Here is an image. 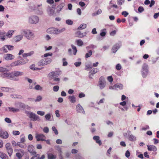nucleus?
<instances>
[{"instance_id":"obj_34","label":"nucleus","mask_w":159,"mask_h":159,"mask_svg":"<svg viewBox=\"0 0 159 159\" xmlns=\"http://www.w3.org/2000/svg\"><path fill=\"white\" fill-rule=\"evenodd\" d=\"M76 42L77 45L79 46H81L83 45V42L80 39L77 40Z\"/></svg>"},{"instance_id":"obj_15","label":"nucleus","mask_w":159,"mask_h":159,"mask_svg":"<svg viewBox=\"0 0 159 159\" xmlns=\"http://www.w3.org/2000/svg\"><path fill=\"white\" fill-rule=\"evenodd\" d=\"M34 148L32 145H29L28 148V151L31 154L33 155H36V152L34 151Z\"/></svg>"},{"instance_id":"obj_25","label":"nucleus","mask_w":159,"mask_h":159,"mask_svg":"<svg viewBox=\"0 0 159 159\" xmlns=\"http://www.w3.org/2000/svg\"><path fill=\"white\" fill-rule=\"evenodd\" d=\"M4 58L7 60H11L14 58V56L10 54H7L6 55Z\"/></svg>"},{"instance_id":"obj_50","label":"nucleus","mask_w":159,"mask_h":159,"mask_svg":"<svg viewBox=\"0 0 159 159\" xmlns=\"http://www.w3.org/2000/svg\"><path fill=\"white\" fill-rule=\"evenodd\" d=\"M12 134L14 135H19L20 134V132L18 131L14 130V131H13Z\"/></svg>"},{"instance_id":"obj_2","label":"nucleus","mask_w":159,"mask_h":159,"mask_svg":"<svg viewBox=\"0 0 159 159\" xmlns=\"http://www.w3.org/2000/svg\"><path fill=\"white\" fill-rule=\"evenodd\" d=\"M26 114L32 121H40V119L39 116L32 112L27 111L26 112Z\"/></svg>"},{"instance_id":"obj_26","label":"nucleus","mask_w":159,"mask_h":159,"mask_svg":"<svg viewBox=\"0 0 159 159\" xmlns=\"http://www.w3.org/2000/svg\"><path fill=\"white\" fill-rule=\"evenodd\" d=\"M48 159H55L57 156L52 153H48Z\"/></svg>"},{"instance_id":"obj_44","label":"nucleus","mask_w":159,"mask_h":159,"mask_svg":"<svg viewBox=\"0 0 159 159\" xmlns=\"http://www.w3.org/2000/svg\"><path fill=\"white\" fill-rule=\"evenodd\" d=\"M7 70H8L7 69L3 67H0V72H5Z\"/></svg>"},{"instance_id":"obj_36","label":"nucleus","mask_w":159,"mask_h":159,"mask_svg":"<svg viewBox=\"0 0 159 159\" xmlns=\"http://www.w3.org/2000/svg\"><path fill=\"white\" fill-rule=\"evenodd\" d=\"M33 53H34V52H33V51L31 52H30L27 53H24L23 54V56L24 57H27L30 56L32 55L33 54Z\"/></svg>"},{"instance_id":"obj_33","label":"nucleus","mask_w":159,"mask_h":159,"mask_svg":"<svg viewBox=\"0 0 159 159\" xmlns=\"http://www.w3.org/2000/svg\"><path fill=\"white\" fill-rule=\"evenodd\" d=\"M0 89L2 91L6 92H8L11 90V89L8 87H1L0 88Z\"/></svg>"},{"instance_id":"obj_5","label":"nucleus","mask_w":159,"mask_h":159,"mask_svg":"<svg viewBox=\"0 0 159 159\" xmlns=\"http://www.w3.org/2000/svg\"><path fill=\"white\" fill-rule=\"evenodd\" d=\"M39 21V17L36 16H32L29 18V22L31 24H35Z\"/></svg>"},{"instance_id":"obj_23","label":"nucleus","mask_w":159,"mask_h":159,"mask_svg":"<svg viewBox=\"0 0 159 159\" xmlns=\"http://www.w3.org/2000/svg\"><path fill=\"white\" fill-rule=\"evenodd\" d=\"M148 150L150 151H153L155 152L157 150V148L154 145H147Z\"/></svg>"},{"instance_id":"obj_27","label":"nucleus","mask_w":159,"mask_h":159,"mask_svg":"<svg viewBox=\"0 0 159 159\" xmlns=\"http://www.w3.org/2000/svg\"><path fill=\"white\" fill-rule=\"evenodd\" d=\"M128 139L131 141H134L136 139L135 136L131 134L128 135Z\"/></svg>"},{"instance_id":"obj_35","label":"nucleus","mask_w":159,"mask_h":159,"mask_svg":"<svg viewBox=\"0 0 159 159\" xmlns=\"http://www.w3.org/2000/svg\"><path fill=\"white\" fill-rule=\"evenodd\" d=\"M143 69L144 70H145V72L146 73L145 74L144 73V72H142V75L143 77H145L146 76V75L147 74V73L148 72V70L146 67H143Z\"/></svg>"},{"instance_id":"obj_47","label":"nucleus","mask_w":159,"mask_h":159,"mask_svg":"<svg viewBox=\"0 0 159 159\" xmlns=\"http://www.w3.org/2000/svg\"><path fill=\"white\" fill-rule=\"evenodd\" d=\"M54 10L52 9H50L48 12V14L50 16H52L54 14Z\"/></svg>"},{"instance_id":"obj_54","label":"nucleus","mask_w":159,"mask_h":159,"mask_svg":"<svg viewBox=\"0 0 159 159\" xmlns=\"http://www.w3.org/2000/svg\"><path fill=\"white\" fill-rule=\"evenodd\" d=\"M49 128L47 127H45L43 129V132L46 133H47L49 132Z\"/></svg>"},{"instance_id":"obj_19","label":"nucleus","mask_w":159,"mask_h":159,"mask_svg":"<svg viewBox=\"0 0 159 159\" xmlns=\"http://www.w3.org/2000/svg\"><path fill=\"white\" fill-rule=\"evenodd\" d=\"M93 139L95 140L96 143L98 144L99 145H101L102 143L100 140V137L98 136H94L93 138Z\"/></svg>"},{"instance_id":"obj_20","label":"nucleus","mask_w":159,"mask_h":159,"mask_svg":"<svg viewBox=\"0 0 159 159\" xmlns=\"http://www.w3.org/2000/svg\"><path fill=\"white\" fill-rule=\"evenodd\" d=\"M119 88L120 89H121L123 88V85L121 84L117 83L115 84L113 87H110V89H114L115 88Z\"/></svg>"},{"instance_id":"obj_49","label":"nucleus","mask_w":159,"mask_h":159,"mask_svg":"<svg viewBox=\"0 0 159 159\" xmlns=\"http://www.w3.org/2000/svg\"><path fill=\"white\" fill-rule=\"evenodd\" d=\"M124 2V0H117V3L118 5L121 6Z\"/></svg>"},{"instance_id":"obj_4","label":"nucleus","mask_w":159,"mask_h":159,"mask_svg":"<svg viewBox=\"0 0 159 159\" xmlns=\"http://www.w3.org/2000/svg\"><path fill=\"white\" fill-rule=\"evenodd\" d=\"M28 61V60L26 58H24L15 61L12 63V66H16L24 65Z\"/></svg>"},{"instance_id":"obj_13","label":"nucleus","mask_w":159,"mask_h":159,"mask_svg":"<svg viewBox=\"0 0 159 159\" xmlns=\"http://www.w3.org/2000/svg\"><path fill=\"white\" fill-rule=\"evenodd\" d=\"M35 137L37 141H44L45 140V137L42 134H37Z\"/></svg>"},{"instance_id":"obj_58","label":"nucleus","mask_w":159,"mask_h":159,"mask_svg":"<svg viewBox=\"0 0 159 159\" xmlns=\"http://www.w3.org/2000/svg\"><path fill=\"white\" fill-rule=\"evenodd\" d=\"M7 47L9 50H12L13 49L14 47L10 45H7Z\"/></svg>"},{"instance_id":"obj_55","label":"nucleus","mask_w":159,"mask_h":159,"mask_svg":"<svg viewBox=\"0 0 159 159\" xmlns=\"http://www.w3.org/2000/svg\"><path fill=\"white\" fill-rule=\"evenodd\" d=\"M92 67L93 66L92 65H88L86 66V68L85 69L86 70H88L89 69L92 68Z\"/></svg>"},{"instance_id":"obj_38","label":"nucleus","mask_w":159,"mask_h":159,"mask_svg":"<svg viewBox=\"0 0 159 159\" xmlns=\"http://www.w3.org/2000/svg\"><path fill=\"white\" fill-rule=\"evenodd\" d=\"M53 81H56L57 82V83H52V84H58L60 82V79L59 78H53Z\"/></svg>"},{"instance_id":"obj_29","label":"nucleus","mask_w":159,"mask_h":159,"mask_svg":"<svg viewBox=\"0 0 159 159\" xmlns=\"http://www.w3.org/2000/svg\"><path fill=\"white\" fill-rule=\"evenodd\" d=\"M11 97L12 98H18V99H21L22 98V96L20 95H18L16 94H13L11 95Z\"/></svg>"},{"instance_id":"obj_57","label":"nucleus","mask_w":159,"mask_h":159,"mask_svg":"<svg viewBox=\"0 0 159 159\" xmlns=\"http://www.w3.org/2000/svg\"><path fill=\"white\" fill-rule=\"evenodd\" d=\"M21 137H22L20 139V142H21L22 143H24V142L25 141V137L24 136V135H21Z\"/></svg>"},{"instance_id":"obj_6","label":"nucleus","mask_w":159,"mask_h":159,"mask_svg":"<svg viewBox=\"0 0 159 159\" xmlns=\"http://www.w3.org/2000/svg\"><path fill=\"white\" fill-rule=\"evenodd\" d=\"M15 151L17 152L16 154V156L18 158V159H21L22 157L25 154V152L22 149H15Z\"/></svg>"},{"instance_id":"obj_3","label":"nucleus","mask_w":159,"mask_h":159,"mask_svg":"<svg viewBox=\"0 0 159 159\" xmlns=\"http://www.w3.org/2000/svg\"><path fill=\"white\" fill-rule=\"evenodd\" d=\"M52 61V60L51 58H45L41 60L38 63V64L39 66H43L50 64Z\"/></svg>"},{"instance_id":"obj_1","label":"nucleus","mask_w":159,"mask_h":159,"mask_svg":"<svg viewBox=\"0 0 159 159\" xmlns=\"http://www.w3.org/2000/svg\"><path fill=\"white\" fill-rule=\"evenodd\" d=\"M65 28L59 29L55 28L52 27L48 29L47 31L48 33L50 34H58L65 31Z\"/></svg>"},{"instance_id":"obj_46","label":"nucleus","mask_w":159,"mask_h":159,"mask_svg":"<svg viewBox=\"0 0 159 159\" xmlns=\"http://www.w3.org/2000/svg\"><path fill=\"white\" fill-rule=\"evenodd\" d=\"M86 26L87 25L86 24H83L80 25L79 28L83 29L86 28Z\"/></svg>"},{"instance_id":"obj_63","label":"nucleus","mask_w":159,"mask_h":159,"mask_svg":"<svg viewBox=\"0 0 159 159\" xmlns=\"http://www.w3.org/2000/svg\"><path fill=\"white\" fill-rule=\"evenodd\" d=\"M7 45L4 46L3 48H2V50L3 52H7L8 51L7 50Z\"/></svg>"},{"instance_id":"obj_53","label":"nucleus","mask_w":159,"mask_h":159,"mask_svg":"<svg viewBox=\"0 0 159 159\" xmlns=\"http://www.w3.org/2000/svg\"><path fill=\"white\" fill-rule=\"evenodd\" d=\"M138 10L139 12L141 13L144 11V9L143 7L140 6L139 7L138 9Z\"/></svg>"},{"instance_id":"obj_60","label":"nucleus","mask_w":159,"mask_h":159,"mask_svg":"<svg viewBox=\"0 0 159 159\" xmlns=\"http://www.w3.org/2000/svg\"><path fill=\"white\" fill-rule=\"evenodd\" d=\"M59 89V86L58 85L55 86L53 87V90L55 92H57L58 91Z\"/></svg>"},{"instance_id":"obj_8","label":"nucleus","mask_w":159,"mask_h":159,"mask_svg":"<svg viewBox=\"0 0 159 159\" xmlns=\"http://www.w3.org/2000/svg\"><path fill=\"white\" fill-rule=\"evenodd\" d=\"M60 71H55L50 72L48 75V78L50 79H52L60 75Z\"/></svg>"},{"instance_id":"obj_18","label":"nucleus","mask_w":159,"mask_h":159,"mask_svg":"<svg viewBox=\"0 0 159 159\" xmlns=\"http://www.w3.org/2000/svg\"><path fill=\"white\" fill-rule=\"evenodd\" d=\"M86 33H81L80 31H78L75 34L76 37L78 38H82L85 36Z\"/></svg>"},{"instance_id":"obj_32","label":"nucleus","mask_w":159,"mask_h":159,"mask_svg":"<svg viewBox=\"0 0 159 159\" xmlns=\"http://www.w3.org/2000/svg\"><path fill=\"white\" fill-rule=\"evenodd\" d=\"M0 157L2 159H8V157L7 155L3 152L0 154Z\"/></svg>"},{"instance_id":"obj_11","label":"nucleus","mask_w":159,"mask_h":159,"mask_svg":"<svg viewBox=\"0 0 159 159\" xmlns=\"http://www.w3.org/2000/svg\"><path fill=\"white\" fill-rule=\"evenodd\" d=\"M9 135L7 132L0 129V137L2 139H7Z\"/></svg>"},{"instance_id":"obj_41","label":"nucleus","mask_w":159,"mask_h":159,"mask_svg":"<svg viewBox=\"0 0 159 159\" xmlns=\"http://www.w3.org/2000/svg\"><path fill=\"white\" fill-rule=\"evenodd\" d=\"M52 52H49V53H45V54H44V56H42V57L43 58V57H46L48 56H52Z\"/></svg>"},{"instance_id":"obj_56","label":"nucleus","mask_w":159,"mask_h":159,"mask_svg":"<svg viewBox=\"0 0 159 159\" xmlns=\"http://www.w3.org/2000/svg\"><path fill=\"white\" fill-rule=\"evenodd\" d=\"M125 157L127 158H129L130 156V153L129 150H127L126 151L125 154Z\"/></svg>"},{"instance_id":"obj_22","label":"nucleus","mask_w":159,"mask_h":159,"mask_svg":"<svg viewBox=\"0 0 159 159\" xmlns=\"http://www.w3.org/2000/svg\"><path fill=\"white\" fill-rule=\"evenodd\" d=\"M12 73L14 76V77L15 76L18 77L21 76L23 75L24 74V73L22 72L17 71H15Z\"/></svg>"},{"instance_id":"obj_30","label":"nucleus","mask_w":159,"mask_h":159,"mask_svg":"<svg viewBox=\"0 0 159 159\" xmlns=\"http://www.w3.org/2000/svg\"><path fill=\"white\" fill-rule=\"evenodd\" d=\"M14 32V31L13 30L9 31L7 33H6V37L7 36L9 38L11 37Z\"/></svg>"},{"instance_id":"obj_9","label":"nucleus","mask_w":159,"mask_h":159,"mask_svg":"<svg viewBox=\"0 0 159 159\" xmlns=\"http://www.w3.org/2000/svg\"><path fill=\"white\" fill-rule=\"evenodd\" d=\"M5 147L9 155L11 157L13 152V149L12 148L11 145L10 143H7L6 144Z\"/></svg>"},{"instance_id":"obj_12","label":"nucleus","mask_w":159,"mask_h":159,"mask_svg":"<svg viewBox=\"0 0 159 159\" xmlns=\"http://www.w3.org/2000/svg\"><path fill=\"white\" fill-rule=\"evenodd\" d=\"M76 110L77 112L84 114L85 111L82 107V106L80 104L77 105L76 108Z\"/></svg>"},{"instance_id":"obj_14","label":"nucleus","mask_w":159,"mask_h":159,"mask_svg":"<svg viewBox=\"0 0 159 159\" xmlns=\"http://www.w3.org/2000/svg\"><path fill=\"white\" fill-rule=\"evenodd\" d=\"M6 110L7 111H9L10 112L14 113L20 111L19 108H15L12 107H9L6 108Z\"/></svg>"},{"instance_id":"obj_45","label":"nucleus","mask_w":159,"mask_h":159,"mask_svg":"<svg viewBox=\"0 0 159 159\" xmlns=\"http://www.w3.org/2000/svg\"><path fill=\"white\" fill-rule=\"evenodd\" d=\"M57 150L59 154H62V152L61 148L59 146H57Z\"/></svg>"},{"instance_id":"obj_24","label":"nucleus","mask_w":159,"mask_h":159,"mask_svg":"<svg viewBox=\"0 0 159 159\" xmlns=\"http://www.w3.org/2000/svg\"><path fill=\"white\" fill-rule=\"evenodd\" d=\"M6 33L3 31H0V38L2 41H3L6 37Z\"/></svg>"},{"instance_id":"obj_43","label":"nucleus","mask_w":159,"mask_h":159,"mask_svg":"<svg viewBox=\"0 0 159 159\" xmlns=\"http://www.w3.org/2000/svg\"><path fill=\"white\" fill-rule=\"evenodd\" d=\"M45 117L46 120H49L51 118V114L50 113L47 114L45 115Z\"/></svg>"},{"instance_id":"obj_64","label":"nucleus","mask_w":159,"mask_h":159,"mask_svg":"<svg viewBox=\"0 0 159 159\" xmlns=\"http://www.w3.org/2000/svg\"><path fill=\"white\" fill-rule=\"evenodd\" d=\"M39 155H37L36 156H35L32 157L31 159H39Z\"/></svg>"},{"instance_id":"obj_40","label":"nucleus","mask_w":159,"mask_h":159,"mask_svg":"<svg viewBox=\"0 0 159 159\" xmlns=\"http://www.w3.org/2000/svg\"><path fill=\"white\" fill-rule=\"evenodd\" d=\"M52 131L54 132V133L55 134L57 135L58 134V132L57 129H56V128L55 126H53L52 127Z\"/></svg>"},{"instance_id":"obj_10","label":"nucleus","mask_w":159,"mask_h":159,"mask_svg":"<svg viewBox=\"0 0 159 159\" xmlns=\"http://www.w3.org/2000/svg\"><path fill=\"white\" fill-rule=\"evenodd\" d=\"M99 83L100 89H103L105 85V81L104 78L103 77H100L99 80Z\"/></svg>"},{"instance_id":"obj_31","label":"nucleus","mask_w":159,"mask_h":159,"mask_svg":"<svg viewBox=\"0 0 159 159\" xmlns=\"http://www.w3.org/2000/svg\"><path fill=\"white\" fill-rule=\"evenodd\" d=\"M98 70L97 68H93V69L92 70L89 71V74H91V75L95 74L98 72Z\"/></svg>"},{"instance_id":"obj_17","label":"nucleus","mask_w":159,"mask_h":159,"mask_svg":"<svg viewBox=\"0 0 159 159\" xmlns=\"http://www.w3.org/2000/svg\"><path fill=\"white\" fill-rule=\"evenodd\" d=\"M5 72V78H8L11 79H13L14 78V76L13 73H10L8 71H6Z\"/></svg>"},{"instance_id":"obj_48","label":"nucleus","mask_w":159,"mask_h":159,"mask_svg":"<svg viewBox=\"0 0 159 159\" xmlns=\"http://www.w3.org/2000/svg\"><path fill=\"white\" fill-rule=\"evenodd\" d=\"M37 113L38 115H40L41 116H43L45 114L44 111H37Z\"/></svg>"},{"instance_id":"obj_16","label":"nucleus","mask_w":159,"mask_h":159,"mask_svg":"<svg viewBox=\"0 0 159 159\" xmlns=\"http://www.w3.org/2000/svg\"><path fill=\"white\" fill-rule=\"evenodd\" d=\"M120 46L121 44L120 43H116L114 45L112 49L113 52L114 53H116Z\"/></svg>"},{"instance_id":"obj_61","label":"nucleus","mask_w":159,"mask_h":159,"mask_svg":"<svg viewBox=\"0 0 159 159\" xmlns=\"http://www.w3.org/2000/svg\"><path fill=\"white\" fill-rule=\"evenodd\" d=\"M19 108H26V106L23 103H20V104L19 106Z\"/></svg>"},{"instance_id":"obj_7","label":"nucleus","mask_w":159,"mask_h":159,"mask_svg":"<svg viewBox=\"0 0 159 159\" xmlns=\"http://www.w3.org/2000/svg\"><path fill=\"white\" fill-rule=\"evenodd\" d=\"M23 33L25 34V36L29 39H31L34 37L33 33L29 30L24 31Z\"/></svg>"},{"instance_id":"obj_37","label":"nucleus","mask_w":159,"mask_h":159,"mask_svg":"<svg viewBox=\"0 0 159 159\" xmlns=\"http://www.w3.org/2000/svg\"><path fill=\"white\" fill-rule=\"evenodd\" d=\"M71 46L74 51V55H75L77 51L76 47L72 44L71 45Z\"/></svg>"},{"instance_id":"obj_42","label":"nucleus","mask_w":159,"mask_h":159,"mask_svg":"<svg viewBox=\"0 0 159 159\" xmlns=\"http://www.w3.org/2000/svg\"><path fill=\"white\" fill-rule=\"evenodd\" d=\"M64 3H62L57 6V8L60 11L64 7Z\"/></svg>"},{"instance_id":"obj_28","label":"nucleus","mask_w":159,"mask_h":159,"mask_svg":"<svg viewBox=\"0 0 159 159\" xmlns=\"http://www.w3.org/2000/svg\"><path fill=\"white\" fill-rule=\"evenodd\" d=\"M17 145L21 148H25L26 147V146L25 143L20 142L17 143Z\"/></svg>"},{"instance_id":"obj_62","label":"nucleus","mask_w":159,"mask_h":159,"mask_svg":"<svg viewBox=\"0 0 159 159\" xmlns=\"http://www.w3.org/2000/svg\"><path fill=\"white\" fill-rule=\"evenodd\" d=\"M102 11L101 10V9H99L96 12V14L93 13V16H94L95 15H98V14L101 13L102 12Z\"/></svg>"},{"instance_id":"obj_59","label":"nucleus","mask_w":159,"mask_h":159,"mask_svg":"<svg viewBox=\"0 0 159 159\" xmlns=\"http://www.w3.org/2000/svg\"><path fill=\"white\" fill-rule=\"evenodd\" d=\"M116 69L118 70H120L121 68V67L120 65L119 64H118L116 66Z\"/></svg>"},{"instance_id":"obj_52","label":"nucleus","mask_w":159,"mask_h":159,"mask_svg":"<svg viewBox=\"0 0 159 159\" xmlns=\"http://www.w3.org/2000/svg\"><path fill=\"white\" fill-rule=\"evenodd\" d=\"M66 60V59L65 58H63L62 59V61H63L62 65L63 66H66L68 64L67 62L66 61H65Z\"/></svg>"},{"instance_id":"obj_51","label":"nucleus","mask_w":159,"mask_h":159,"mask_svg":"<svg viewBox=\"0 0 159 159\" xmlns=\"http://www.w3.org/2000/svg\"><path fill=\"white\" fill-rule=\"evenodd\" d=\"M66 23L69 25H72L73 23V22L70 20H67L66 21Z\"/></svg>"},{"instance_id":"obj_39","label":"nucleus","mask_w":159,"mask_h":159,"mask_svg":"<svg viewBox=\"0 0 159 159\" xmlns=\"http://www.w3.org/2000/svg\"><path fill=\"white\" fill-rule=\"evenodd\" d=\"M92 51L91 50H89L88 53H87L85 54V57L88 58L90 57L92 54Z\"/></svg>"},{"instance_id":"obj_21","label":"nucleus","mask_w":159,"mask_h":159,"mask_svg":"<svg viewBox=\"0 0 159 159\" xmlns=\"http://www.w3.org/2000/svg\"><path fill=\"white\" fill-rule=\"evenodd\" d=\"M23 38V35H18L14 38V40L15 42H18L20 41Z\"/></svg>"}]
</instances>
